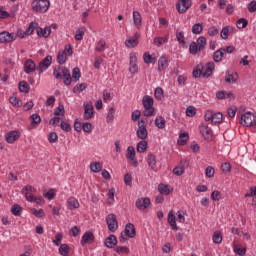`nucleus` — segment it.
<instances>
[{
    "mask_svg": "<svg viewBox=\"0 0 256 256\" xmlns=\"http://www.w3.org/2000/svg\"><path fill=\"white\" fill-rule=\"evenodd\" d=\"M158 191L161 195H169L171 193V187L165 184H159Z\"/></svg>",
    "mask_w": 256,
    "mask_h": 256,
    "instance_id": "7c9ffc66",
    "label": "nucleus"
},
{
    "mask_svg": "<svg viewBox=\"0 0 256 256\" xmlns=\"http://www.w3.org/2000/svg\"><path fill=\"white\" fill-rule=\"evenodd\" d=\"M50 5L49 0H34L31 3L32 11H35V13H47Z\"/></svg>",
    "mask_w": 256,
    "mask_h": 256,
    "instance_id": "7ed1b4c3",
    "label": "nucleus"
},
{
    "mask_svg": "<svg viewBox=\"0 0 256 256\" xmlns=\"http://www.w3.org/2000/svg\"><path fill=\"white\" fill-rule=\"evenodd\" d=\"M19 91L21 93H29V84L26 81H21L19 83Z\"/></svg>",
    "mask_w": 256,
    "mask_h": 256,
    "instance_id": "8fccbe9b",
    "label": "nucleus"
},
{
    "mask_svg": "<svg viewBox=\"0 0 256 256\" xmlns=\"http://www.w3.org/2000/svg\"><path fill=\"white\" fill-rule=\"evenodd\" d=\"M189 141V134L187 133H180L179 139H178V145H185Z\"/></svg>",
    "mask_w": 256,
    "mask_h": 256,
    "instance_id": "49530a36",
    "label": "nucleus"
},
{
    "mask_svg": "<svg viewBox=\"0 0 256 256\" xmlns=\"http://www.w3.org/2000/svg\"><path fill=\"white\" fill-rule=\"evenodd\" d=\"M90 169L93 173H99V171H101V169H103V165L99 162H93L90 165Z\"/></svg>",
    "mask_w": 256,
    "mask_h": 256,
    "instance_id": "a18cd8bd",
    "label": "nucleus"
},
{
    "mask_svg": "<svg viewBox=\"0 0 256 256\" xmlns=\"http://www.w3.org/2000/svg\"><path fill=\"white\" fill-rule=\"evenodd\" d=\"M9 102L11 105H13V107H21V105H23V102H21V100L15 96L10 97Z\"/></svg>",
    "mask_w": 256,
    "mask_h": 256,
    "instance_id": "603ef678",
    "label": "nucleus"
},
{
    "mask_svg": "<svg viewBox=\"0 0 256 256\" xmlns=\"http://www.w3.org/2000/svg\"><path fill=\"white\" fill-rule=\"evenodd\" d=\"M223 122V113L221 112H214L212 116V125H217Z\"/></svg>",
    "mask_w": 256,
    "mask_h": 256,
    "instance_id": "c85d7f7f",
    "label": "nucleus"
},
{
    "mask_svg": "<svg viewBox=\"0 0 256 256\" xmlns=\"http://www.w3.org/2000/svg\"><path fill=\"white\" fill-rule=\"evenodd\" d=\"M130 75H137L139 73V65L137 64V53L131 52L129 54V68Z\"/></svg>",
    "mask_w": 256,
    "mask_h": 256,
    "instance_id": "39448f33",
    "label": "nucleus"
},
{
    "mask_svg": "<svg viewBox=\"0 0 256 256\" xmlns=\"http://www.w3.org/2000/svg\"><path fill=\"white\" fill-rule=\"evenodd\" d=\"M153 97L146 95L143 97L142 99V104L144 107V116L145 117H151L153 115H155V108L153 107Z\"/></svg>",
    "mask_w": 256,
    "mask_h": 256,
    "instance_id": "f03ea898",
    "label": "nucleus"
},
{
    "mask_svg": "<svg viewBox=\"0 0 256 256\" xmlns=\"http://www.w3.org/2000/svg\"><path fill=\"white\" fill-rule=\"evenodd\" d=\"M82 130L85 132V133H91V131H93V125L89 122H85L83 125H82Z\"/></svg>",
    "mask_w": 256,
    "mask_h": 256,
    "instance_id": "e2e57ef3",
    "label": "nucleus"
},
{
    "mask_svg": "<svg viewBox=\"0 0 256 256\" xmlns=\"http://www.w3.org/2000/svg\"><path fill=\"white\" fill-rule=\"evenodd\" d=\"M226 83H236L237 81V74H226L225 76Z\"/></svg>",
    "mask_w": 256,
    "mask_h": 256,
    "instance_id": "4d7b16f0",
    "label": "nucleus"
},
{
    "mask_svg": "<svg viewBox=\"0 0 256 256\" xmlns=\"http://www.w3.org/2000/svg\"><path fill=\"white\" fill-rule=\"evenodd\" d=\"M146 161L148 167H150L152 171H155V169H157V156H155L154 154H148Z\"/></svg>",
    "mask_w": 256,
    "mask_h": 256,
    "instance_id": "6ab92c4d",
    "label": "nucleus"
},
{
    "mask_svg": "<svg viewBox=\"0 0 256 256\" xmlns=\"http://www.w3.org/2000/svg\"><path fill=\"white\" fill-rule=\"evenodd\" d=\"M240 124H242L243 127H252L253 129H256L255 113L246 112L242 114L240 118Z\"/></svg>",
    "mask_w": 256,
    "mask_h": 256,
    "instance_id": "20e7f679",
    "label": "nucleus"
},
{
    "mask_svg": "<svg viewBox=\"0 0 256 256\" xmlns=\"http://www.w3.org/2000/svg\"><path fill=\"white\" fill-rule=\"evenodd\" d=\"M168 223L171 226L173 231L179 230V227L177 226V220L175 219V213L173 212V210H171L168 213Z\"/></svg>",
    "mask_w": 256,
    "mask_h": 256,
    "instance_id": "a211bd4d",
    "label": "nucleus"
},
{
    "mask_svg": "<svg viewBox=\"0 0 256 256\" xmlns=\"http://www.w3.org/2000/svg\"><path fill=\"white\" fill-rule=\"evenodd\" d=\"M193 35H201L203 33V25L201 23H196L192 26Z\"/></svg>",
    "mask_w": 256,
    "mask_h": 256,
    "instance_id": "58836bf2",
    "label": "nucleus"
},
{
    "mask_svg": "<svg viewBox=\"0 0 256 256\" xmlns=\"http://www.w3.org/2000/svg\"><path fill=\"white\" fill-rule=\"evenodd\" d=\"M68 209L73 211L74 209H79V200H77L75 197H70L67 200Z\"/></svg>",
    "mask_w": 256,
    "mask_h": 256,
    "instance_id": "a878e982",
    "label": "nucleus"
},
{
    "mask_svg": "<svg viewBox=\"0 0 256 256\" xmlns=\"http://www.w3.org/2000/svg\"><path fill=\"white\" fill-rule=\"evenodd\" d=\"M59 253L63 256H69V246L67 244H61L59 247Z\"/></svg>",
    "mask_w": 256,
    "mask_h": 256,
    "instance_id": "3c124183",
    "label": "nucleus"
},
{
    "mask_svg": "<svg viewBox=\"0 0 256 256\" xmlns=\"http://www.w3.org/2000/svg\"><path fill=\"white\" fill-rule=\"evenodd\" d=\"M124 233L126 237H130V239H133V237H135V225L131 223L127 224Z\"/></svg>",
    "mask_w": 256,
    "mask_h": 256,
    "instance_id": "393cba45",
    "label": "nucleus"
},
{
    "mask_svg": "<svg viewBox=\"0 0 256 256\" xmlns=\"http://www.w3.org/2000/svg\"><path fill=\"white\" fill-rule=\"evenodd\" d=\"M213 69H215V63L213 62H208L205 66L202 65L203 77H211Z\"/></svg>",
    "mask_w": 256,
    "mask_h": 256,
    "instance_id": "f3484780",
    "label": "nucleus"
},
{
    "mask_svg": "<svg viewBox=\"0 0 256 256\" xmlns=\"http://www.w3.org/2000/svg\"><path fill=\"white\" fill-rule=\"evenodd\" d=\"M55 195H57L55 189H50L47 192H43V197H45V199H48L49 201H53V199H55Z\"/></svg>",
    "mask_w": 256,
    "mask_h": 256,
    "instance_id": "a19ab883",
    "label": "nucleus"
},
{
    "mask_svg": "<svg viewBox=\"0 0 256 256\" xmlns=\"http://www.w3.org/2000/svg\"><path fill=\"white\" fill-rule=\"evenodd\" d=\"M139 37H141V34L136 32L132 38L126 39V47H128V49H133V47H137V45H139Z\"/></svg>",
    "mask_w": 256,
    "mask_h": 256,
    "instance_id": "ddd939ff",
    "label": "nucleus"
},
{
    "mask_svg": "<svg viewBox=\"0 0 256 256\" xmlns=\"http://www.w3.org/2000/svg\"><path fill=\"white\" fill-rule=\"evenodd\" d=\"M199 131L202 137L206 140H209L211 137H213V130H211V128L205 124L199 126Z\"/></svg>",
    "mask_w": 256,
    "mask_h": 256,
    "instance_id": "4468645a",
    "label": "nucleus"
},
{
    "mask_svg": "<svg viewBox=\"0 0 256 256\" xmlns=\"http://www.w3.org/2000/svg\"><path fill=\"white\" fill-rule=\"evenodd\" d=\"M136 135L138 139L145 141L147 139L149 132L147 131V126H145V122L143 120L138 121V129L136 131Z\"/></svg>",
    "mask_w": 256,
    "mask_h": 256,
    "instance_id": "0eeeda50",
    "label": "nucleus"
},
{
    "mask_svg": "<svg viewBox=\"0 0 256 256\" xmlns=\"http://www.w3.org/2000/svg\"><path fill=\"white\" fill-rule=\"evenodd\" d=\"M143 61L149 65L150 63H155V58H153V56H151L148 52H145L143 55Z\"/></svg>",
    "mask_w": 256,
    "mask_h": 256,
    "instance_id": "5fc2aeb1",
    "label": "nucleus"
},
{
    "mask_svg": "<svg viewBox=\"0 0 256 256\" xmlns=\"http://www.w3.org/2000/svg\"><path fill=\"white\" fill-rule=\"evenodd\" d=\"M205 175L206 177H208V179H211V177L215 176V168H213L212 166H208L205 169Z\"/></svg>",
    "mask_w": 256,
    "mask_h": 256,
    "instance_id": "052dcab7",
    "label": "nucleus"
},
{
    "mask_svg": "<svg viewBox=\"0 0 256 256\" xmlns=\"http://www.w3.org/2000/svg\"><path fill=\"white\" fill-rule=\"evenodd\" d=\"M95 115L93 104L84 103V121H89Z\"/></svg>",
    "mask_w": 256,
    "mask_h": 256,
    "instance_id": "9d476101",
    "label": "nucleus"
},
{
    "mask_svg": "<svg viewBox=\"0 0 256 256\" xmlns=\"http://www.w3.org/2000/svg\"><path fill=\"white\" fill-rule=\"evenodd\" d=\"M191 7V0H179L176 8L180 13H187V10Z\"/></svg>",
    "mask_w": 256,
    "mask_h": 256,
    "instance_id": "2eb2a0df",
    "label": "nucleus"
},
{
    "mask_svg": "<svg viewBox=\"0 0 256 256\" xmlns=\"http://www.w3.org/2000/svg\"><path fill=\"white\" fill-rule=\"evenodd\" d=\"M217 99H231L233 97V93L227 91H218L216 93Z\"/></svg>",
    "mask_w": 256,
    "mask_h": 256,
    "instance_id": "72a5a7b5",
    "label": "nucleus"
},
{
    "mask_svg": "<svg viewBox=\"0 0 256 256\" xmlns=\"http://www.w3.org/2000/svg\"><path fill=\"white\" fill-rule=\"evenodd\" d=\"M167 41H169V38L167 36L157 37L154 39V45H157L159 47L160 45H164V43H167Z\"/></svg>",
    "mask_w": 256,
    "mask_h": 256,
    "instance_id": "864d4df0",
    "label": "nucleus"
},
{
    "mask_svg": "<svg viewBox=\"0 0 256 256\" xmlns=\"http://www.w3.org/2000/svg\"><path fill=\"white\" fill-rule=\"evenodd\" d=\"M154 97H155V99H157V101H161V99H163V97H164L163 88L157 87V88L154 90Z\"/></svg>",
    "mask_w": 256,
    "mask_h": 256,
    "instance_id": "09e8293b",
    "label": "nucleus"
},
{
    "mask_svg": "<svg viewBox=\"0 0 256 256\" xmlns=\"http://www.w3.org/2000/svg\"><path fill=\"white\" fill-rule=\"evenodd\" d=\"M5 139L7 143H15L17 139H19V132L17 131H10L5 135Z\"/></svg>",
    "mask_w": 256,
    "mask_h": 256,
    "instance_id": "5701e85b",
    "label": "nucleus"
},
{
    "mask_svg": "<svg viewBox=\"0 0 256 256\" xmlns=\"http://www.w3.org/2000/svg\"><path fill=\"white\" fill-rule=\"evenodd\" d=\"M105 47H107V43L104 40H100L98 43H96L95 51L103 53V51H105Z\"/></svg>",
    "mask_w": 256,
    "mask_h": 256,
    "instance_id": "37998d69",
    "label": "nucleus"
},
{
    "mask_svg": "<svg viewBox=\"0 0 256 256\" xmlns=\"http://www.w3.org/2000/svg\"><path fill=\"white\" fill-rule=\"evenodd\" d=\"M57 139H59V136H57V133L50 132L48 135V141L49 143H57Z\"/></svg>",
    "mask_w": 256,
    "mask_h": 256,
    "instance_id": "69168bd1",
    "label": "nucleus"
},
{
    "mask_svg": "<svg viewBox=\"0 0 256 256\" xmlns=\"http://www.w3.org/2000/svg\"><path fill=\"white\" fill-rule=\"evenodd\" d=\"M169 67V61L167 60V57L161 56L158 60V71H165Z\"/></svg>",
    "mask_w": 256,
    "mask_h": 256,
    "instance_id": "b1692460",
    "label": "nucleus"
},
{
    "mask_svg": "<svg viewBox=\"0 0 256 256\" xmlns=\"http://www.w3.org/2000/svg\"><path fill=\"white\" fill-rule=\"evenodd\" d=\"M247 20L245 18H241L236 22V27L238 29H245V27H247Z\"/></svg>",
    "mask_w": 256,
    "mask_h": 256,
    "instance_id": "680f3d73",
    "label": "nucleus"
},
{
    "mask_svg": "<svg viewBox=\"0 0 256 256\" xmlns=\"http://www.w3.org/2000/svg\"><path fill=\"white\" fill-rule=\"evenodd\" d=\"M196 45L198 46V51L199 52L204 51L205 50V45H207V39L203 36H200L197 39Z\"/></svg>",
    "mask_w": 256,
    "mask_h": 256,
    "instance_id": "cd10ccee",
    "label": "nucleus"
},
{
    "mask_svg": "<svg viewBox=\"0 0 256 256\" xmlns=\"http://www.w3.org/2000/svg\"><path fill=\"white\" fill-rule=\"evenodd\" d=\"M11 213L15 215V217H19L21 213H23V208L19 206V204H15L11 208Z\"/></svg>",
    "mask_w": 256,
    "mask_h": 256,
    "instance_id": "79ce46f5",
    "label": "nucleus"
},
{
    "mask_svg": "<svg viewBox=\"0 0 256 256\" xmlns=\"http://www.w3.org/2000/svg\"><path fill=\"white\" fill-rule=\"evenodd\" d=\"M53 63V57L51 56H46L42 61L38 63L37 70L39 73H45L51 67V64Z\"/></svg>",
    "mask_w": 256,
    "mask_h": 256,
    "instance_id": "6e6552de",
    "label": "nucleus"
},
{
    "mask_svg": "<svg viewBox=\"0 0 256 256\" xmlns=\"http://www.w3.org/2000/svg\"><path fill=\"white\" fill-rule=\"evenodd\" d=\"M223 55H225V48L215 51L213 55L215 63H221V61H223Z\"/></svg>",
    "mask_w": 256,
    "mask_h": 256,
    "instance_id": "bb28decb",
    "label": "nucleus"
},
{
    "mask_svg": "<svg viewBox=\"0 0 256 256\" xmlns=\"http://www.w3.org/2000/svg\"><path fill=\"white\" fill-rule=\"evenodd\" d=\"M87 89V84L82 83L74 87V93H81Z\"/></svg>",
    "mask_w": 256,
    "mask_h": 256,
    "instance_id": "0e129e2a",
    "label": "nucleus"
},
{
    "mask_svg": "<svg viewBox=\"0 0 256 256\" xmlns=\"http://www.w3.org/2000/svg\"><path fill=\"white\" fill-rule=\"evenodd\" d=\"M151 205V199L149 198H138L136 200V207L139 211H145Z\"/></svg>",
    "mask_w": 256,
    "mask_h": 256,
    "instance_id": "f8f14e48",
    "label": "nucleus"
},
{
    "mask_svg": "<svg viewBox=\"0 0 256 256\" xmlns=\"http://www.w3.org/2000/svg\"><path fill=\"white\" fill-rule=\"evenodd\" d=\"M138 153H145L147 151V141L142 140L137 144Z\"/></svg>",
    "mask_w": 256,
    "mask_h": 256,
    "instance_id": "de8ad7c7",
    "label": "nucleus"
},
{
    "mask_svg": "<svg viewBox=\"0 0 256 256\" xmlns=\"http://www.w3.org/2000/svg\"><path fill=\"white\" fill-rule=\"evenodd\" d=\"M93 241H95V235L93 234V232H85L80 241V245L82 247H85V245H91Z\"/></svg>",
    "mask_w": 256,
    "mask_h": 256,
    "instance_id": "9b49d317",
    "label": "nucleus"
},
{
    "mask_svg": "<svg viewBox=\"0 0 256 256\" xmlns=\"http://www.w3.org/2000/svg\"><path fill=\"white\" fill-rule=\"evenodd\" d=\"M213 243H216V245H220V243L223 242V235H221V232L216 231L214 232L212 236Z\"/></svg>",
    "mask_w": 256,
    "mask_h": 256,
    "instance_id": "c9c22d12",
    "label": "nucleus"
},
{
    "mask_svg": "<svg viewBox=\"0 0 256 256\" xmlns=\"http://www.w3.org/2000/svg\"><path fill=\"white\" fill-rule=\"evenodd\" d=\"M30 119L32 120L31 125H39L41 123V116L39 114H32Z\"/></svg>",
    "mask_w": 256,
    "mask_h": 256,
    "instance_id": "bf43d9fd",
    "label": "nucleus"
},
{
    "mask_svg": "<svg viewBox=\"0 0 256 256\" xmlns=\"http://www.w3.org/2000/svg\"><path fill=\"white\" fill-rule=\"evenodd\" d=\"M233 249L234 253L240 256H243L245 253H247V249H245V247H243L241 244H234Z\"/></svg>",
    "mask_w": 256,
    "mask_h": 256,
    "instance_id": "473e14b6",
    "label": "nucleus"
},
{
    "mask_svg": "<svg viewBox=\"0 0 256 256\" xmlns=\"http://www.w3.org/2000/svg\"><path fill=\"white\" fill-rule=\"evenodd\" d=\"M126 158L129 159V161H133V159H135V148H133V146H129L127 148Z\"/></svg>",
    "mask_w": 256,
    "mask_h": 256,
    "instance_id": "c03bdc74",
    "label": "nucleus"
},
{
    "mask_svg": "<svg viewBox=\"0 0 256 256\" xmlns=\"http://www.w3.org/2000/svg\"><path fill=\"white\" fill-rule=\"evenodd\" d=\"M17 39L16 33H9L7 31L0 33V43H12Z\"/></svg>",
    "mask_w": 256,
    "mask_h": 256,
    "instance_id": "1a4fd4ad",
    "label": "nucleus"
},
{
    "mask_svg": "<svg viewBox=\"0 0 256 256\" xmlns=\"http://www.w3.org/2000/svg\"><path fill=\"white\" fill-rule=\"evenodd\" d=\"M245 197H256V186L250 188V190L245 194Z\"/></svg>",
    "mask_w": 256,
    "mask_h": 256,
    "instance_id": "774afa93",
    "label": "nucleus"
},
{
    "mask_svg": "<svg viewBox=\"0 0 256 256\" xmlns=\"http://www.w3.org/2000/svg\"><path fill=\"white\" fill-rule=\"evenodd\" d=\"M165 118H163V116H158L155 119V125L156 127H158V129H165Z\"/></svg>",
    "mask_w": 256,
    "mask_h": 256,
    "instance_id": "4c0bfd02",
    "label": "nucleus"
},
{
    "mask_svg": "<svg viewBox=\"0 0 256 256\" xmlns=\"http://www.w3.org/2000/svg\"><path fill=\"white\" fill-rule=\"evenodd\" d=\"M116 253H119L120 255H128L129 249L125 246H117L115 248Z\"/></svg>",
    "mask_w": 256,
    "mask_h": 256,
    "instance_id": "13d9d810",
    "label": "nucleus"
},
{
    "mask_svg": "<svg viewBox=\"0 0 256 256\" xmlns=\"http://www.w3.org/2000/svg\"><path fill=\"white\" fill-rule=\"evenodd\" d=\"M193 77L196 79L203 75V64H198L192 72Z\"/></svg>",
    "mask_w": 256,
    "mask_h": 256,
    "instance_id": "e433bc0d",
    "label": "nucleus"
},
{
    "mask_svg": "<svg viewBox=\"0 0 256 256\" xmlns=\"http://www.w3.org/2000/svg\"><path fill=\"white\" fill-rule=\"evenodd\" d=\"M37 69V64L32 59H27L24 63V72L26 75H30V73L35 72Z\"/></svg>",
    "mask_w": 256,
    "mask_h": 256,
    "instance_id": "dca6fc26",
    "label": "nucleus"
},
{
    "mask_svg": "<svg viewBox=\"0 0 256 256\" xmlns=\"http://www.w3.org/2000/svg\"><path fill=\"white\" fill-rule=\"evenodd\" d=\"M85 35V27L78 28L75 33L76 41H83V36Z\"/></svg>",
    "mask_w": 256,
    "mask_h": 256,
    "instance_id": "ea45409f",
    "label": "nucleus"
},
{
    "mask_svg": "<svg viewBox=\"0 0 256 256\" xmlns=\"http://www.w3.org/2000/svg\"><path fill=\"white\" fill-rule=\"evenodd\" d=\"M106 223L108 226V230L111 233H115V231L119 229V223L117 222V216H115V214H108L106 217Z\"/></svg>",
    "mask_w": 256,
    "mask_h": 256,
    "instance_id": "423d86ee",
    "label": "nucleus"
},
{
    "mask_svg": "<svg viewBox=\"0 0 256 256\" xmlns=\"http://www.w3.org/2000/svg\"><path fill=\"white\" fill-rule=\"evenodd\" d=\"M53 77H55V79H63L64 78L63 83L67 87L69 85H71V83H72L71 71H69V69H67L66 67H63V66H56L53 69Z\"/></svg>",
    "mask_w": 256,
    "mask_h": 256,
    "instance_id": "f257e3e1",
    "label": "nucleus"
},
{
    "mask_svg": "<svg viewBox=\"0 0 256 256\" xmlns=\"http://www.w3.org/2000/svg\"><path fill=\"white\" fill-rule=\"evenodd\" d=\"M105 247H108V249H113L115 245H117V237L115 235L108 236L104 241Z\"/></svg>",
    "mask_w": 256,
    "mask_h": 256,
    "instance_id": "412c9836",
    "label": "nucleus"
},
{
    "mask_svg": "<svg viewBox=\"0 0 256 256\" xmlns=\"http://www.w3.org/2000/svg\"><path fill=\"white\" fill-rule=\"evenodd\" d=\"M57 61L59 65H65V63H67V53L65 51H60L57 55Z\"/></svg>",
    "mask_w": 256,
    "mask_h": 256,
    "instance_id": "f704fd0d",
    "label": "nucleus"
},
{
    "mask_svg": "<svg viewBox=\"0 0 256 256\" xmlns=\"http://www.w3.org/2000/svg\"><path fill=\"white\" fill-rule=\"evenodd\" d=\"M143 19L141 18V13L138 11L133 12V24L136 29H141Z\"/></svg>",
    "mask_w": 256,
    "mask_h": 256,
    "instance_id": "4be33fe9",
    "label": "nucleus"
},
{
    "mask_svg": "<svg viewBox=\"0 0 256 256\" xmlns=\"http://www.w3.org/2000/svg\"><path fill=\"white\" fill-rule=\"evenodd\" d=\"M36 33L38 35V37H44V39H47V37H49V35H51V27H38L36 29Z\"/></svg>",
    "mask_w": 256,
    "mask_h": 256,
    "instance_id": "aec40b11",
    "label": "nucleus"
},
{
    "mask_svg": "<svg viewBox=\"0 0 256 256\" xmlns=\"http://www.w3.org/2000/svg\"><path fill=\"white\" fill-rule=\"evenodd\" d=\"M115 119V108L109 107L107 116H106V123H113Z\"/></svg>",
    "mask_w": 256,
    "mask_h": 256,
    "instance_id": "2f4dec72",
    "label": "nucleus"
},
{
    "mask_svg": "<svg viewBox=\"0 0 256 256\" xmlns=\"http://www.w3.org/2000/svg\"><path fill=\"white\" fill-rule=\"evenodd\" d=\"M38 27H37V23H31L30 25H29V27L26 29V35H31V34H33V31H35V29H37Z\"/></svg>",
    "mask_w": 256,
    "mask_h": 256,
    "instance_id": "338daca9",
    "label": "nucleus"
},
{
    "mask_svg": "<svg viewBox=\"0 0 256 256\" xmlns=\"http://www.w3.org/2000/svg\"><path fill=\"white\" fill-rule=\"evenodd\" d=\"M199 51V46H197V42H192L189 47V52L191 55H197Z\"/></svg>",
    "mask_w": 256,
    "mask_h": 256,
    "instance_id": "6e6d98bb",
    "label": "nucleus"
},
{
    "mask_svg": "<svg viewBox=\"0 0 256 256\" xmlns=\"http://www.w3.org/2000/svg\"><path fill=\"white\" fill-rule=\"evenodd\" d=\"M115 203V188H110L107 193V204L113 205Z\"/></svg>",
    "mask_w": 256,
    "mask_h": 256,
    "instance_id": "c756f323",
    "label": "nucleus"
}]
</instances>
